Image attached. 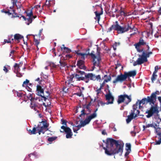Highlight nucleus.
Here are the masks:
<instances>
[{
  "mask_svg": "<svg viewBox=\"0 0 161 161\" xmlns=\"http://www.w3.org/2000/svg\"><path fill=\"white\" fill-rule=\"evenodd\" d=\"M42 79H40V78H38L35 81H38L39 84L41 83Z\"/></svg>",
  "mask_w": 161,
  "mask_h": 161,
  "instance_id": "46",
  "label": "nucleus"
},
{
  "mask_svg": "<svg viewBox=\"0 0 161 161\" xmlns=\"http://www.w3.org/2000/svg\"><path fill=\"white\" fill-rule=\"evenodd\" d=\"M61 128L63 130V131L60 130L61 132H63L64 131L66 133V137L67 138H71L72 136V133L71 130L69 128L65 127V126L63 125L61 127Z\"/></svg>",
  "mask_w": 161,
  "mask_h": 161,
  "instance_id": "14",
  "label": "nucleus"
},
{
  "mask_svg": "<svg viewBox=\"0 0 161 161\" xmlns=\"http://www.w3.org/2000/svg\"><path fill=\"white\" fill-rule=\"evenodd\" d=\"M47 123L45 122H42L38 125L36 128L33 127L32 130L27 129L29 133L30 134H35L37 132L39 135L41 133L44 134L45 131L47 130Z\"/></svg>",
  "mask_w": 161,
  "mask_h": 161,
  "instance_id": "4",
  "label": "nucleus"
},
{
  "mask_svg": "<svg viewBox=\"0 0 161 161\" xmlns=\"http://www.w3.org/2000/svg\"><path fill=\"white\" fill-rule=\"evenodd\" d=\"M37 94L39 96H41L42 97H44V91L43 89L42 88L41 86L39 85L37 86L36 88Z\"/></svg>",
  "mask_w": 161,
  "mask_h": 161,
  "instance_id": "18",
  "label": "nucleus"
},
{
  "mask_svg": "<svg viewBox=\"0 0 161 161\" xmlns=\"http://www.w3.org/2000/svg\"><path fill=\"white\" fill-rule=\"evenodd\" d=\"M66 59H67L68 58H71L72 57V56L70 55H69V54H67L66 55Z\"/></svg>",
  "mask_w": 161,
  "mask_h": 161,
  "instance_id": "51",
  "label": "nucleus"
},
{
  "mask_svg": "<svg viewBox=\"0 0 161 161\" xmlns=\"http://www.w3.org/2000/svg\"><path fill=\"white\" fill-rule=\"evenodd\" d=\"M90 55L92 59V62L93 64V66L92 67V69L91 70V71H92L95 68L100 67L101 59L99 54H97L95 55L92 53L90 54Z\"/></svg>",
  "mask_w": 161,
  "mask_h": 161,
  "instance_id": "6",
  "label": "nucleus"
},
{
  "mask_svg": "<svg viewBox=\"0 0 161 161\" xmlns=\"http://www.w3.org/2000/svg\"><path fill=\"white\" fill-rule=\"evenodd\" d=\"M130 152L126 151V152L125 153V157H126L128 156Z\"/></svg>",
  "mask_w": 161,
  "mask_h": 161,
  "instance_id": "54",
  "label": "nucleus"
},
{
  "mask_svg": "<svg viewBox=\"0 0 161 161\" xmlns=\"http://www.w3.org/2000/svg\"><path fill=\"white\" fill-rule=\"evenodd\" d=\"M97 114L95 112H94L91 115L88 116L84 121L80 122V125H78L76 126H73V130L74 132L75 133H77V131L80 129L82 127L84 126L87 124L89 123L91 120L96 118L97 117Z\"/></svg>",
  "mask_w": 161,
  "mask_h": 161,
  "instance_id": "5",
  "label": "nucleus"
},
{
  "mask_svg": "<svg viewBox=\"0 0 161 161\" xmlns=\"http://www.w3.org/2000/svg\"><path fill=\"white\" fill-rule=\"evenodd\" d=\"M10 42H11V41L10 40H7L5 39L4 40V44H5V43H6V42L8 43H9Z\"/></svg>",
  "mask_w": 161,
  "mask_h": 161,
  "instance_id": "53",
  "label": "nucleus"
},
{
  "mask_svg": "<svg viewBox=\"0 0 161 161\" xmlns=\"http://www.w3.org/2000/svg\"><path fill=\"white\" fill-rule=\"evenodd\" d=\"M105 97L107 102L106 103H104L102 101H100L98 103L99 105L100 104L102 106H103L105 104H108L113 103L114 97L110 93L107 94L105 95Z\"/></svg>",
  "mask_w": 161,
  "mask_h": 161,
  "instance_id": "10",
  "label": "nucleus"
},
{
  "mask_svg": "<svg viewBox=\"0 0 161 161\" xmlns=\"http://www.w3.org/2000/svg\"><path fill=\"white\" fill-rule=\"evenodd\" d=\"M157 66H155V71H154L153 74H155V75H156V74L157 73V70H156V68Z\"/></svg>",
  "mask_w": 161,
  "mask_h": 161,
  "instance_id": "55",
  "label": "nucleus"
},
{
  "mask_svg": "<svg viewBox=\"0 0 161 161\" xmlns=\"http://www.w3.org/2000/svg\"><path fill=\"white\" fill-rule=\"evenodd\" d=\"M13 92L15 96H17V97H19L22 96L23 94L21 92H19L14 90L13 91Z\"/></svg>",
  "mask_w": 161,
  "mask_h": 161,
  "instance_id": "30",
  "label": "nucleus"
},
{
  "mask_svg": "<svg viewBox=\"0 0 161 161\" xmlns=\"http://www.w3.org/2000/svg\"><path fill=\"white\" fill-rule=\"evenodd\" d=\"M143 130L147 128V127H146V125H143Z\"/></svg>",
  "mask_w": 161,
  "mask_h": 161,
  "instance_id": "63",
  "label": "nucleus"
},
{
  "mask_svg": "<svg viewBox=\"0 0 161 161\" xmlns=\"http://www.w3.org/2000/svg\"><path fill=\"white\" fill-rule=\"evenodd\" d=\"M76 94L79 96H83L82 92V91H80V92L77 93H76Z\"/></svg>",
  "mask_w": 161,
  "mask_h": 161,
  "instance_id": "45",
  "label": "nucleus"
},
{
  "mask_svg": "<svg viewBox=\"0 0 161 161\" xmlns=\"http://www.w3.org/2000/svg\"><path fill=\"white\" fill-rule=\"evenodd\" d=\"M67 79L66 80L65 83L66 85L69 86L70 85H72V80L74 78L73 76L71 75L69 77V75L67 76Z\"/></svg>",
  "mask_w": 161,
  "mask_h": 161,
  "instance_id": "20",
  "label": "nucleus"
},
{
  "mask_svg": "<svg viewBox=\"0 0 161 161\" xmlns=\"http://www.w3.org/2000/svg\"><path fill=\"white\" fill-rule=\"evenodd\" d=\"M34 41L35 42V45L37 47V46L39 43V41L38 40L35 39V36L34 37Z\"/></svg>",
  "mask_w": 161,
  "mask_h": 161,
  "instance_id": "40",
  "label": "nucleus"
},
{
  "mask_svg": "<svg viewBox=\"0 0 161 161\" xmlns=\"http://www.w3.org/2000/svg\"><path fill=\"white\" fill-rule=\"evenodd\" d=\"M14 72L16 73V75L19 77H21L22 75L19 73H18L19 70V66L18 64L16 63L14 66Z\"/></svg>",
  "mask_w": 161,
  "mask_h": 161,
  "instance_id": "21",
  "label": "nucleus"
},
{
  "mask_svg": "<svg viewBox=\"0 0 161 161\" xmlns=\"http://www.w3.org/2000/svg\"><path fill=\"white\" fill-rule=\"evenodd\" d=\"M50 67L49 66H46L45 67V69H48L49 68H50Z\"/></svg>",
  "mask_w": 161,
  "mask_h": 161,
  "instance_id": "64",
  "label": "nucleus"
},
{
  "mask_svg": "<svg viewBox=\"0 0 161 161\" xmlns=\"http://www.w3.org/2000/svg\"><path fill=\"white\" fill-rule=\"evenodd\" d=\"M134 29L135 31H136V28H134L133 26L132 27L130 26L129 24L121 26L119 25L118 21H116L115 23L109 28V31H110L112 30H114L117 31L118 33L122 34L127 32L129 30L132 31Z\"/></svg>",
  "mask_w": 161,
  "mask_h": 161,
  "instance_id": "2",
  "label": "nucleus"
},
{
  "mask_svg": "<svg viewBox=\"0 0 161 161\" xmlns=\"http://www.w3.org/2000/svg\"><path fill=\"white\" fill-rule=\"evenodd\" d=\"M40 5H37L36 6H35L33 8L36 10V11L38 10V8H40Z\"/></svg>",
  "mask_w": 161,
  "mask_h": 161,
  "instance_id": "44",
  "label": "nucleus"
},
{
  "mask_svg": "<svg viewBox=\"0 0 161 161\" xmlns=\"http://www.w3.org/2000/svg\"><path fill=\"white\" fill-rule=\"evenodd\" d=\"M140 46V45H138L137 44H136L135 45L136 48V49L137 51L139 52H140L142 51L140 49V47H139Z\"/></svg>",
  "mask_w": 161,
  "mask_h": 161,
  "instance_id": "39",
  "label": "nucleus"
},
{
  "mask_svg": "<svg viewBox=\"0 0 161 161\" xmlns=\"http://www.w3.org/2000/svg\"><path fill=\"white\" fill-rule=\"evenodd\" d=\"M9 67V66L8 65L7 66H4L3 70L6 73H7L8 72Z\"/></svg>",
  "mask_w": 161,
  "mask_h": 161,
  "instance_id": "37",
  "label": "nucleus"
},
{
  "mask_svg": "<svg viewBox=\"0 0 161 161\" xmlns=\"http://www.w3.org/2000/svg\"><path fill=\"white\" fill-rule=\"evenodd\" d=\"M127 78V76L125 72L123 74H121L118 75L115 79L113 81V83L115 84L119 82L121 83L125 81Z\"/></svg>",
  "mask_w": 161,
  "mask_h": 161,
  "instance_id": "13",
  "label": "nucleus"
},
{
  "mask_svg": "<svg viewBox=\"0 0 161 161\" xmlns=\"http://www.w3.org/2000/svg\"><path fill=\"white\" fill-rule=\"evenodd\" d=\"M63 48L64 50H66V52H69L70 51V50L66 47H64Z\"/></svg>",
  "mask_w": 161,
  "mask_h": 161,
  "instance_id": "49",
  "label": "nucleus"
},
{
  "mask_svg": "<svg viewBox=\"0 0 161 161\" xmlns=\"http://www.w3.org/2000/svg\"><path fill=\"white\" fill-rule=\"evenodd\" d=\"M115 44L117 46H118L120 45V43L119 42H115Z\"/></svg>",
  "mask_w": 161,
  "mask_h": 161,
  "instance_id": "62",
  "label": "nucleus"
},
{
  "mask_svg": "<svg viewBox=\"0 0 161 161\" xmlns=\"http://www.w3.org/2000/svg\"><path fill=\"white\" fill-rule=\"evenodd\" d=\"M154 93H155V94L156 95H159V92L158 91H156L155 92H154Z\"/></svg>",
  "mask_w": 161,
  "mask_h": 161,
  "instance_id": "58",
  "label": "nucleus"
},
{
  "mask_svg": "<svg viewBox=\"0 0 161 161\" xmlns=\"http://www.w3.org/2000/svg\"><path fill=\"white\" fill-rule=\"evenodd\" d=\"M161 143V138L159 140L156 142V144L159 145Z\"/></svg>",
  "mask_w": 161,
  "mask_h": 161,
  "instance_id": "48",
  "label": "nucleus"
},
{
  "mask_svg": "<svg viewBox=\"0 0 161 161\" xmlns=\"http://www.w3.org/2000/svg\"><path fill=\"white\" fill-rule=\"evenodd\" d=\"M95 13L96 14V19H97V21H98L100 19V15L102 14V13H98L97 11L95 12Z\"/></svg>",
  "mask_w": 161,
  "mask_h": 161,
  "instance_id": "34",
  "label": "nucleus"
},
{
  "mask_svg": "<svg viewBox=\"0 0 161 161\" xmlns=\"http://www.w3.org/2000/svg\"><path fill=\"white\" fill-rule=\"evenodd\" d=\"M147 103H149L151 105H154V103L155 101L156 100L153 98L151 97H150L148 96L147 98Z\"/></svg>",
  "mask_w": 161,
  "mask_h": 161,
  "instance_id": "24",
  "label": "nucleus"
},
{
  "mask_svg": "<svg viewBox=\"0 0 161 161\" xmlns=\"http://www.w3.org/2000/svg\"><path fill=\"white\" fill-rule=\"evenodd\" d=\"M125 150L127 151H131V145L130 143L126 144Z\"/></svg>",
  "mask_w": 161,
  "mask_h": 161,
  "instance_id": "33",
  "label": "nucleus"
},
{
  "mask_svg": "<svg viewBox=\"0 0 161 161\" xmlns=\"http://www.w3.org/2000/svg\"><path fill=\"white\" fill-rule=\"evenodd\" d=\"M146 103H147V99L146 98L142 99L141 100H138L135 104L139 106L140 108L142 107L143 105L145 104Z\"/></svg>",
  "mask_w": 161,
  "mask_h": 161,
  "instance_id": "19",
  "label": "nucleus"
},
{
  "mask_svg": "<svg viewBox=\"0 0 161 161\" xmlns=\"http://www.w3.org/2000/svg\"><path fill=\"white\" fill-rule=\"evenodd\" d=\"M27 16L28 17L27 18H25L24 16H22L21 17L23 18L24 20L25 21V23L27 25H29L32 22V17L33 16L32 12L31 10L30 11L29 10L26 12Z\"/></svg>",
  "mask_w": 161,
  "mask_h": 161,
  "instance_id": "12",
  "label": "nucleus"
},
{
  "mask_svg": "<svg viewBox=\"0 0 161 161\" xmlns=\"http://www.w3.org/2000/svg\"><path fill=\"white\" fill-rule=\"evenodd\" d=\"M91 104V103L88 104H85L83 106V109L81 110V114L80 116L84 114L88 115L91 112V109L90 108V106Z\"/></svg>",
  "mask_w": 161,
  "mask_h": 161,
  "instance_id": "11",
  "label": "nucleus"
},
{
  "mask_svg": "<svg viewBox=\"0 0 161 161\" xmlns=\"http://www.w3.org/2000/svg\"><path fill=\"white\" fill-rule=\"evenodd\" d=\"M117 46L115 44H114L113 46V49H114V50H116V47Z\"/></svg>",
  "mask_w": 161,
  "mask_h": 161,
  "instance_id": "56",
  "label": "nucleus"
},
{
  "mask_svg": "<svg viewBox=\"0 0 161 161\" xmlns=\"http://www.w3.org/2000/svg\"><path fill=\"white\" fill-rule=\"evenodd\" d=\"M76 53L78 55L80 56L81 58L82 59H84L85 57H86L87 55L88 54L85 53H82L78 52H77Z\"/></svg>",
  "mask_w": 161,
  "mask_h": 161,
  "instance_id": "27",
  "label": "nucleus"
},
{
  "mask_svg": "<svg viewBox=\"0 0 161 161\" xmlns=\"http://www.w3.org/2000/svg\"><path fill=\"white\" fill-rule=\"evenodd\" d=\"M150 97L152 98H153L155 100L156 99V95H155V93H154V92L152 94L151 96Z\"/></svg>",
  "mask_w": 161,
  "mask_h": 161,
  "instance_id": "43",
  "label": "nucleus"
},
{
  "mask_svg": "<svg viewBox=\"0 0 161 161\" xmlns=\"http://www.w3.org/2000/svg\"><path fill=\"white\" fill-rule=\"evenodd\" d=\"M131 100L130 96L126 94L120 95L118 97V103L119 104L124 102L126 105L128 104Z\"/></svg>",
  "mask_w": 161,
  "mask_h": 161,
  "instance_id": "7",
  "label": "nucleus"
},
{
  "mask_svg": "<svg viewBox=\"0 0 161 161\" xmlns=\"http://www.w3.org/2000/svg\"><path fill=\"white\" fill-rule=\"evenodd\" d=\"M102 134H103V135H105L106 134V133L105 130H103L102 131Z\"/></svg>",
  "mask_w": 161,
  "mask_h": 161,
  "instance_id": "61",
  "label": "nucleus"
},
{
  "mask_svg": "<svg viewBox=\"0 0 161 161\" xmlns=\"http://www.w3.org/2000/svg\"><path fill=\"white\" fill-rule=\"evenodd\" d=\"M85 76L86 78L89 79L93 80H101V77L99 75L95 76V75L92 73H88L85 75Z\"/></svg>",
  "mask_w": 161,
  "mask_h": 161,
  "instance_id": "15",
  "label": "nucleus"
},
{
  "mask_svg": "<svg viewBox=\"0 0 161 161\" xmlns=\"http://www.w3.org/2000/svg\"><path fill=\"white\" fill-rule=\"evenodd\" d=\"M152 106L149 110H147L146 113L147 114L146 117L149 118L151 117L153 114H157L158 112L157 106L156 105H151Z\"/></svg>",
  "mask_w": 161,
  "mask_h": 161,
  "instance_id": "8",
  "label": "nucleus"
},
{
  "mask_svg": "<svg viewBox=\"0 0 161 161\" xmlns=\"http://www.w3.org/2000/svg\"><path fill=\"white\" fill-rule=\"evenodd\" d=\"M23 38V36L19 34H16L14 36V39L18 41H19Z\"/></svg>",
  "mask_w": 161,
  "mask_h": 161,
  "instance_id": "29",
  "label": "nucleus"
},
{
  "mask_svg": "<svg viewBox=\"0 0 161 161\" xmlns=\"http://www.w3.org/2000/svg\"><path fill=\"white\" fill-rule=\"evenodd\" d=\"M17 0H11L12 3H13V6L10 7V9L11 10H8V11H4L3 10H2V12H4L6 14H8V15L13 14V16L14 17L17 16L16 15V13H15V11L13 9L14 6L15 5H16L18 8L16 4V2Z\"/></svg>",
  "mask_w": 161,
  "mask_h": 161,
  "instance_id": "9",
  "label": "nucleus"
},
{
  "mask_svg": "<svg viewBox=\"0 0 161 161\" xmlns=\"http://www.w3.org/2000/svg\"><path fill=\"white\" fill-rule=\"evenodd\" d=\"M77 73L75 75V78L78 80H85V78L82 77V75H85V73L83 71L77 70Z\"/></svg>",
  "mask_w": 161,
  "mask_h": 161,
  "instance_id": "16",
  "label": "nucleus"
},
{
  "mask_svg": "<svg viewBox=\"0 0 161 161\" xmlns=\"http://www.w3.org/2000/svg\"><path fill=\"white\" fill-rule=\"evenodd\" d=\"M157 76V75L153 74L152 76L151 77L152 81L153 82L155 80Z\"/></svg>",
  "mask_w": 161,
  "mask_h": 161,
  "instance_id": "36",
  "label": "nucleus"
},
{
  "mask_svg": "<svg viewBox=\"0 0 161 161\" xmlns=\"http://www.w3.org/2000/svg\"><path fill=\"white\" fill-rule=\"evenodd\" d=\"M158 99L159 101L160 105H161V97H158Z\"/></svg>",
  "mask_w": 161,
  "mask_h": 161,
  "instance_id": "59",
  "label": "nucleus"
},
{
  "mask_svg": "<svg viewBox=\"0 0 161 161\" xmlns=\"http://www.w3.org/2000/svg\"><path fill=\"white\" fill-rule=\"evenodd\" d=\"M103 141V143H99V145L100 147H103L106 154L111 155L119 153L121 154L124 146L122 142L110 138L107 139L106 142Z\"/></svg>",
  "mask_w": 161,
  "mask_h": 161,
  "instance_id": "1",
  "label": "nucleus"
},
{
  "mask_svg": "<svg viewBox=\"0 0 161 161\" xmlns=\"http://www.w3.org/2000/svg\"><path fill=\"white\" fill-rule=\"evenodd\" d=\"M127 78L128 77H134L136 75V70H133L128 72H125Z\"/></svg>",
  "mask_w": 161,
  "mask_h": 161,
  "instance_id": "22",
  "label": "nucleus"
},
{
  "mask_svg": "<svg viewBox=\"0 0 161 161\" xmlns=\"http://www.w3.org/2000/svg\"><path fill=\"white\" fill-rule=\"evenodd\" d=\"M25 87L26 89L28 91L31 92V89L30 88L29 86H27Z\"/></svg>",
  "mask_w": 161,
  "mask_h": 161,
  "instance_id": "50",
  "label": "nucleus"
},
{
  "mask_svg": "<svg viewBox=\"0 0 161 161\" xmlns=\"http://www.w3.org/2000/svg\"><path fill=\"white\" fill-rule=\"evenodd\" d=\"M15 52V51L14 50H12L10 53V56H11L12 54H13Z\"/></svg>",
  "mask_w": 161,
  "mask_h": 161,
  "instance_id": "57",
  "label": "nucleus"
},
{
  "mask_svg": "<svg viewBox=\"0 0 161 161\" xmlns=\"http://www.w3.org/2000/svg\"><path fill=\"white\" fill-rule=\"evenodd\" d=\"M146 127H147V128L150 127H153L154 128V127H155V126L153 124H146Z\"/></svg>",
  "mask_w": 161,
  "mask_h": 161,
  "instance_id": "38",
  "label": "nucleus"
},
{
  "mask_svg": "<svg viewBox=\"0 0 161 161\" xmlns=\"http://www.w3.org/2000/svg\"><path fill=\"white\" fill-rule=\"evenodd\" d=\"M28 97L30 100H31V105H32L33 104L32 102L33 100V97L31 96V94H29V96H28Z\"/></svg>",
  "mask_w": 161,
  "mask_h": 161,
  "instance_id": "42",
  "label": "nucleus"
},
{
  "mask_svg": "<svg viewBox=\"0 0 161 161\" xmlns=\"http://www.w3.org/2000/svg\"><path fill=\"white\" fill-rule=\"evenodd\" d=\"M56 137H51L48 138V140L49 142H52L54 141L56 138Z\"/></svg>",
  "mask_w": 161,
  "mask_h": 161,
  "instance_id": "41",
  "label": "nucleus"
},
{
  "mask_svg": "<svg viewBox=\"0 0 161 161\" xmlns=\"http://www.w3.org/2000/svg\"><path fill=\"white\" fill-rule=\"evenodd\" d=\"M28 84L30 86L31 85V84L29 83V80L27 79H26V80L23 82L22 86L23 87H26L28 86L27 85Z\"/></svg>",
  "mask_w": 161,
  "mask_h": 161,
  "instance_id": "31",
  "label": "nucleus"
},
{
  "mask_svg": "<svg viewBox=\"0 0 161 161\" xmlns=\"http://www.w3.org/2000/svg\"><path fill=\"white\" fill-rule=\"evenodd\" d=\"M105 79L103 81V83L108 82L111 80V78L110 75L108 76L107 75H105L104 76Z\"/></svg>",
  "mask_w": 161,
  "mask_h": 161,
  "instance_id": "28",
  "label": "nucleus"
},
{
  "mask_svg": "<svg viewBox=\"0 0 161 161\" xmlns=\"http://www.w3.org/2000/svg\"><path fill=\"white\" fill-rule=\"evenodd\" d=\"M137 44L141 46L146 44V43L144 41L143 39H141L140 40L139 42Z\"/></svg>",
  "mask_w": 161,
  "mask_h": 161,
  "instance_id": "35",
  "label": "nucleus"
},
{
  "mask_svg": "<svg viewBox=\"0 0 161 161\" xmlns=\"http://www.w3.org/2000/svg\"><path fill=\"white\" fill-rule=\"evenodd\" d=\"M61 122H62V124L65 125L66 126V122L63 119H61Z\"/></svg>",
  "mask_w": 161,
  "mask_h": 161,
  "instance_id": "47",
  "label": "nucleus"
},
{
  "mask_svg": "<svg viewBox=\"0 0 161 161\" xmlns=\"http://www.w3.org/2000/svg\"><path fill=\"white\" fill-rule=\"evenodd\" d=\"M155 133L159 136L161 137V128L159 127L156 128L154 127Z\"/></svg>",
  "mask_w": 161,
  "mask_h": 161,
  "instance_id": "26",
  "label": "nucleus"
},
{
  "mask_svg": "<svg viewBox=\"0 0 161 161\" xmlns=\"http://www.w3.org/2000/svg\"><path fill=\"white\" fill-rule=\"evenodd\" d=\"M148 49L146 51H144L143 52L142 55H139V58L133 63V65L135 66L137 65H140L145 62L147 61V58H149L150 55L152 54V52H148L149 47L148 45H147Z\"/></svg>",
  "mask_w": 161,
  "mask_h": 161,
  "instance_id": "3",
  "label": "nucleus"
},
{
  "mask_svg": "<svg viewBox=\"0 0 161 161\" xmlns=\"http://www.w3.org/2000/svg\"><path fill=\"white\" fill-rule=\"evenodd\" d=\"M101 87H100V88L99 89H98L96 91V92H97V95H98V94H99V93H100V92H101Z\"/></svg>",
  "mask_w": 161,
  "mask_h": 161,
  "instance_id": "52",
  "label": "nucleus"
},
{
  "mask_svg": "<svg viewBox=\"0 0 161 161\" xmlns=\"http://www.w3.org/2000/svg\"><path fill=\"white\" fill-rule=\"evenodd\" d=\"M59 63L60 64V69L62 70H63L64 69H65L67 67V66H66V63L64 61H59Z\"/></svg>",
  "mask_w": 161,
  "mask_h": 161,
  "instance_id": "25",
  "label": "nucleus"
},
{
  "mask_svg": "<svg viewBox=\"0 0 161 161\" xmlns=\"http://www.w3.org/2000/svg\"><path fill=\"white\" fill-rule=\"evenodd\" d=\"M133 118H134V116L131 114L130 115H128L126 120L127 123H129L130 122Z\"/></svg>",
  "mask_w": 161,
  "mask_h": 161,
  "instance_id": "32",
  "label": "nucleus"
},
{
  "mask_svg": "<svg viewBox=\"0 0 161 161\" xmlns=\"http://www.w3.org/2000/svg\"><path fill=\"white\" fill-rule=\"evenodd\" d=\"M158 13L160 14H161V7H160L158 10Z\"/></svg>",
  "mask_w": 161,
  "mask_h": 161,
  "instance_id": "60",
  "label": "nucleus"
},
{
  "mask_svg": "<svg viewBox=\"0 0 161 161\" xmlns=\"http://www.w3.org/2000/svg\"><path fill=\"white\" fill-rule=\"evenodd\" d=\"M84 62L82 60H80L77 62V65L80 69H85V67L84 65Z\"/></svg>",
  "mask_w": 161,
  "mask_h": 161,
  "instance_id": "23",
  "label": "nucleus"
},
{
  "mask_svg": "<svg viewBox=\"0 0 161 161\" xmlns=\"http://www.w3.org/2000/svg\"><path fill=\"white\" fill-rule=\"evenodd\" d=\"M138 106L137 104H134L133 105V110L132 111L131 114H132L134 116V118H135L139 115V110L137 109Z\"/></svg>",
  "mask_w": 161,
  "mask_h": 161,
  "instance_id": "17",
  "label": "nucleus"
}]
</instances>
